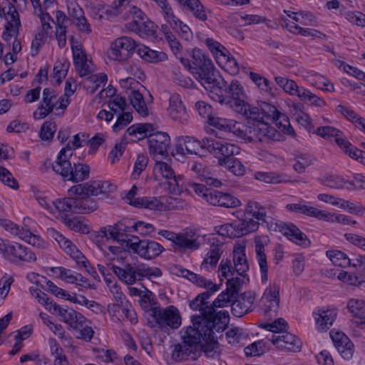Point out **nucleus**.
<instances>
[{
	"instance_id": "1",
	"label": "nucleus",
	"mask_w": 365,
	"mask_h": 365,
	"mask_svg": "<svg viewBox=\"0 0 365 365\" xmlns=\"http://www.w3.org/2000/svg\"><path fill=\"white\" fill-rule=\"evenodd\" d=\"M190 71L215 101L224 104L231 94V83L227 84L215 68L212 60L202 50H192Z\"/></svg>"
},
{
	"instance_id": "2",
	"label": "nucleus",
	"mask_w": 365,
	"mask_h": 365,
	"mask_svg": "<svg viewBox=\"0 0 365 365\" xmlns=\"http://www.w3.org/2000/svg\"><path fill=\"white\" fill-rule=\"evenodd\" d=\"M230 89L231 94L224 104L247 119L266 120L277 119L279 117V112L277 108L268 103L262 102L259 108L249 104L244 88L238 81H231Z\"/></svg>"
},
{
	"instance_id": "3",
	"label": "nucleus",
	"mask_w": 365,
	"mask_h": 365,
	"mask_svg": "<svg viewBox=\"0 0 365 365\" xmlns=\"http://www.w3.org/2000/svg\"><path fill=\"white\" fill-rule=\"evenodd\" d=\"M190 307L194 311L200 312L199 314L191 317L192 328L202 330V327L212 326L220 330L226 329L229 324V312L225 310L216 312L213 309L212 304H209V302L202 299L200 294L190 301Z\"/></svg>"
},
{
	"instance_id": "4",
	"label": "nucleus",
	"mask_w": 365,
	"mask_h": 365,
	"mask_svg": "<svg viewBox=\"0 0 365 365\" xmlns=\"http://www.w3.org/2000/svg\"><path fill=\"white\" fill-rule=\"evenodd\" d=\"M73 152L69 144L63 147L58 153L56 160L52 164V169L61 175L63 181L72 182H83L89 178V165L81 163H71Z\"/></svg>"
},
{
	"instance_id": "5",
	"label": "nucleus",
	"mask_w": 365,
	"mask_h": 365,
	"mask_svg": "<svg viewBox=\"0 0 365 365\" xmlns=\"http://www.w3.org/2000/svg\"><path fill=\"white\" fill-rule=\"evenodd\" d=\"M154 131L153 125L151 123L133 124L126 130V134L129 136H137L138 140L148 138L149 153L154 157L161 155L167 157L170 147V138L167 133Z\"/></svg>"
},
{
	"instance_id": "6",
	"label": "nucleus",
	"mask_w": 365,
	"mask_h": 365,
	"mask_svg": "<svg viewBox=\"0 0 365 365\" xmlns=\"http://www.w3.org/2000/svg\"><path fill=\"white\" fill-rule=\"evenodd\" d=\"M198 331L199 330L192 328L191 326L180 331L182 341L175 344L172 351V359L175 361L197 359L200 336Z\"/></svg>"
},
{
	"instance_id": "7",
	"label": "nucleus",
	"mask_w": 365,
	"mask_h": 365,
	"mask_svg": "<svg viewBox=\"0 0 365 365\" xmlns=\"http://www.w3.org/2000/svg\"><path fill=\"white\" fill-rule=\"evenodd\" d=\"M110 268L118 279L126 284H133L144 277H158L162 275L159 268L149 267L144 264L125 263L123 267L111 265Z\"/></svg>"
},
{
	"instance_id": "8",
	"label": "nucleus",
	"mask_w": 365,
	"mask_h": 365,
	"mask_svg": "<svg viewBox=\"0 0 365 365\" xmlns=\"http://www.w3.org/2000/svg\"><path fill=\"white\" fill-rule=\"evenodd\" d=\"M248 125H244L242 139L252 142L259 140L268 142L269 140H279L280 131L271 126L266 120H250Z\"/></svg>"
},
{
	"instance_id": "9",
	"label": "nucleus",
	"mask_w": 365,
	"mask_h": 365,
	"mask_svg": "<svg viewBox=\"0 0 365 365\" xmlns=\"http://www.w3.org/2000/svg\"><path fill=\"white\" fill-rule=\"evenodd\" d=\"M134 232V221L133 219H123L118 221L114 225H109L101 228L100 232L102 237L106 240L111 239L118 242L125 250L130 247V242H134V237L130 233Z\"/></svg>"
},
{
	"instance_id": "10",
	"label": "nucleus",
	"mask_w": 365,
	"mask_h": 365,
	"mask_svg": "<svg viewBox=\"0 0 365 365\" xmlns=\"http://www.w3.org/2000/svg\"><path fill=\"white\" fill-rule=\"evenodd\" d=\"M150 311L155 327L163 330L177 329L181 325L182 319L180 312L173 305L165 308L153 307H151Z\"/></svg>"
},
{
	"instance_id": "11",
	"label": "nucleus",
	"mask_w": 365,
	"mask_h": 365,
	"mask_svg": "<svg viewBox=\"0 0 365 365\" xmlns=\"http://www.w3.org/2000/svg\"><path fill=\"white\" fill-rule=\"evenodd\" d=\"M0 254L11 263L32 262L36 260V255L27 247L17 242L11 243L0 238Z\"/></svg>"
},
{
	"instance_id": "12",
	"label": "nucleus",
	"mask_w": 365,
	"mask_h": 365,
	"mask_svg": "<svg viewBox=\"0 0 365 365\" xmlns=\"http://www.w3.org/2000/svg\"><path fill=\"white\" fill-rule=\"evenodd\" d=\"M116 190V186L108 181L91 180L88 182L80 183L71 186L68 190V195H81L90 197L97 196L99 194H107Z\"/></svg>"
},
{
	"instance_id": "13",
	"label": "nucleus",
	"mask_w": 365,
	"mask_h": 365,
	"mask_svg": "<svg viewBox=\"0 0 365 365\" xmlns=\"http://www.w3.org/2000/svg\"><path fill=\"white\" fill-rule=\"evenodd\" d=\"M269 230L281 232L289 240L304 247H307L310 245V241L307 235L291 222H284L277 219H270L269 221Z\"/></svg>"
},
{
	"instance_id": "14",
	"label": "nucleus",
	"mask_w": 365,
	"mask_h": 365,
	"mask_svg": "<svg viewBox=\"0 0 365 365\" xmlns=\"http://www.w3.org/2000/svg\"><path fill=\"white\" fill-rule=\"evenodd\" d=\"M203 145L205 149L218 159L219 163L220 160H230L240 153V148L235 145L212 138H204Z\"/></svg>"
},
{
	"instance_id": "15",
	"label": "nucleus",
	"mask_w": 365,
	"mask_h": 365,
	"mask_svg": "<svg viewBox=\"0 0 365 365\" xmlns=\"http://www.w3.org/2000/svg\"><path fill=\"white\" fill-rule=\"evenodd\" d=\"M134 242H130V247L127 250L145 259H152L160 255L164 250L163 247L155 241L140 240L138 237H134Z\"/></svg>"
},
{
	"instance_id": "16",
	"label": "nucleus",
	"mask_w": 365,
	"mask_h": 365,
	"mask_svg": "<svg viewBox=\"0 0 365 365\" xmlns=\"http://www.w3.org/2000/svg\"><path fill=\"white\" fill-rule=\"evenodd\" d=\"M137 46L136 42L130 37L118 38L111 43L109 56L115 61H125L131 56Z\"/></svg>"
},
{
	"instance_id": "17",
	"label": "nucleus",
	"mask_w": 365,
	"mask_h": 365,
	"mask_svg": "<svg viewBox=\"0 0 365 365\" xmlns=\"http://www.w3.org/2000/svg\"><path fill=\"white\" fill-rule=\"evenodd\" d=\"M225 329L218 330L217 327H212V326L202 327V330L199 329L198 334H200V344L202 340L205 341L202 349L207 356L212 357L215 354L216 349L217 348V334H221Z\"/></svg>"
},
{
	"instance_id": "18",
	"label": "nucleus",
	"mask_w": 365,
	"mask_h": 365,
	"mask_svg": "<svg viewBox=\"0 0 365 365\" xmlns=\"http://www.w3.org/2000/svg\"><path fill=\"white\" fill-rule=\"evenodd\" d=\"M279 349L285 351L298 352L301 351L302 341L294 334L282 332L280 334H272L269 339Z\"/></svg>"
},
{
	"instance_id": "19",
	"label": "nucleus",
	"mask_w": 365,
	"mask_h": 365,
	"mask_svg": "<svg viewBox=\"0 0 365 365\" xmlns=\"http://www.w3.org/2000/svg\"><path fill=\"white\" fill-rule=\"evenodd\" d=\"M329 334L341 356L345 360L351 359L354 353V345L349 338L344 333L334 330H331Z\"/></svg>"
},
{
	"instance_id": "20",
	"label": "nucleus",
	"mask_w": 365,
	"mask_h": 365,
	"mask_svg": "<svg viewBox=\"0 0 365 365\" xmlns=\"http://www.w3.org/2000/svg\"><path fill=\"white\" fill-rule=\"evenodd\" d=\"M168 113L173 120L179 123L185 124L188 121L189 115L179 94L170 95Z\"/></svg>"
},
{
	"instance_id": "21",
	"label": "nucleus",
	"mask_w": 365,
	"mask_h": 365,
	"mask_svg": "<svg viewBox=\"0 0 365 365\" xmlns=\"http://www.w3.org/2000/svg\"><path fill=\"white\" fill-rule=\"evenodd\" d=\"M255 299V294L252 292H245L240 294L232 304V314L237 317H241L252 311Z\"/></svg>"
},
{
	"instance_id": "22",
	"label": "nucleus",
	"mask_w": 365,
	"mask_h": 365,
	"mask_svg": "<svg viewBox=\"0 0 365 365\" xmlns=\"http://www.w3.org/2000/svg\"><path fill=\"white\" fill-rule=\"evenodd\" d=\"M53 314L58 316L61 319L68 324L71 329L78 328L81 323H85L86 319L79 312L72 308L55 305Z\"/></svg>"
},
{
	"instance_id": "23",
	"label": "nucleus",
	"mask_w": 365,
	"mask_h": 365,
	"mask_svg": "<svg viewBox=\"0 0 365 365\" xmlns=\"http://www.w3.org/2000/svg\"><path fill=\"white\" fill-rule=\"evenodd\" d=\"M17 9L14 5L9 4V10L5 14L7 23L5 25L2 38L6 41H9L12 36H16L19 34L21 21Z\"/></svg>"
},
{
	"instance_id": "24",
	"label": "nucleus",
	"mask_w": 365,
	"mask_h": 365,
	"mask_svg": "<svg viewBox=\"0 0 365 365\" xmlns=\"http://www.w3.org/2000/svg\"><path fill=\"white\" fill-rule=\"evenodd\" d=\"M209 124L220 131L232 133L242 139L244 125L232 119L220 117L210 118Z\"/></svg>"
},
{
	"instance_id": "25",
	"label": "nucleus",
	"mask_w": 365,
	"mask_h": 365,
	"mask_svg": "<svg viewBox=\"0 0 365 365\" xmlns=\"http://www.w3.org/2000/svg\"><path fill=\"white\" fill-rule=\"evenodd\" d=\"M207 202L215 206L227 208H235L241 205V202L237 197L227 193H223L217 190L211 191L206 196Z\"/></svg>"
},
{
	"instance_id": "26",
	"label": "nucleus",
	"mask_w": 365,
	"mask_h": 365,
	"mask_svg": "<svg viewBox=\"0 0 365 365\" xmlns=\"http://www.w3.org/2000/svg\"><path fill=\"white\" fill-rule=\"evenodd\" d=\"M198 238L199 235L192 230L182 234L179 233L174 243L175 251L198 250L201 245Z\"/></svg>"
},
{
	"instance_id": "27",
	"label": "nucleus",
	"mask_w": 365,
	"mask_h": 365,
	"mask_svg": "<svg viewBox=\"0 0 365 365\" xmlns=\"http://www.w3.org/2000/svg\"><path fill=\"white\" fill-rule=\"evenodd\" d=\"M316 133L327 140L333 138L344 152L349 145H351V143L344 137L342 132L332 126L319 127L317 129Z\"/></svg>"
},
{
	"instance_id": "28",
	"label": "nucleus",
	"mask_w": 365,
	"mask_h": 365,
	"mask_svg": "<svg viewBox=\"0 0 365 365\" xmlns=\"http://www.w3.org/2000/svg\"><path fill=\"white\" fill-rule=\"evenodd\" d=\"M313 316L317 329L319 331H325L333 324L336 317V312L334 309H319L313 312Z\"/></svg>"
},
{
	"instance_id": "29",
	"label": "nucleus",
	"mask_w": 365,
	"mask_h": 365,
	"mask_svg": "<svg viewBox=\"0 0 365 365\" xmlns=\"http://www.w3.org/2000/svg\"><path fill=\"white\" fill-rule=\"evenodd\" d=\"M222 244L219 243L216 238L213 237L212 239L210 250L201 264V269H209L210 267L214 268L216 267L222 254Z\"/></svg>"
},
{
	"instance_id": "30",
	"label": "nucleus",
	"mask_w": 365,
	"mask_h": 365,
	"mask_svg": "<svg viewBox=\"0 0 365 365\" xmlns=\"http://www.w3.org/2000/svg\"><path fill=\"white\" fill-rule=\"evenodd\" d=\"M266 242L261 237H257L255 240V250L256 252V259L259 264L261 272V278L262 282L267 281L268 267L267 256L265 254V246Z\"/></svg>"
},
{
	"instance_id": "31",
	"label": "nucleus",
	"mask_w": 365,
	"mask_h": 365,
	"mask_svg": "<svg viewBox=\"0 0 365 365\" xmlns=\"http://www.w3.org/2000/svg\"><path fill=\"white\" fill-rule=\"evenodd\" d=\"M245 213L251 217L256 221H262L267 224L269 229V221L270 219H274L272 217L267 216L266 207L261 205L259 202L254 200H249L246 205Z\"/></svg>"
},
{
	"instance_id": "32",
	"label": "nucleus",
	"mask_w": 365,
	"mask_h": 365,
	"mask_svg": "<svg viewBox=\"0 0 365 365\" xmlns=\"http://www.w3.org/2000/svg\"><path fill=\"white\" fill-rule=\"evenodd\" d=\"M279 288L277 285L274 284L269 289H266L264 296L261 299V302L264 305V313L269 312H276L279 304Z\"/></svg>"
},
{
	"instance_id": "33",
	"label": "nucleus",
	"mask_w": 365,
	"mask_h": 365,
	"mask_svg": "<svg viewBox=\"0 0 365 365\" xmlns=\"http://www.w3.org/2000/svg\"><path fill=\"white\" fill-rule=\"evenodd\" d=\"M285 208L289 212L314 217L319 220H322L327 216L325 215L324 210H319L316 207L306 205L303 203L302 201L297 203L287 204L285 206Z\"/></svg>"
},
{
	"instance_id": "34",
	"label": "nucleus",
	"mask_w": 365,
	"mask_h": 365,
	"mask_svg": "<svg viewBox=\"0 0 365 365\" xmlns=\"http://www.w3.org/2000/svg\"><path fill=\"white\" fill-rule=\"evenodd\" d=\"M234 226L236 228L238 237H241L256 231L258 229L259 223L244 212L237 221L234 222Z\"/></svg>"
},
{
	"instance_id": "35",
	"label": "nucleus",
	"mask_w": 365,
	"mask_h": 365,
	"mask_svg": "<svg viewBox=\"0 0 365 365\" xmlns=\"http://www.w3.org/2000/svg\"><path fill=\"white\" fill-rule=\"evenodd\" d=\"M126 26L140 36H153L156 34L157 26L148 17L138 23H128Z\"/></svg>"
},
{
	"instance_id": "36",
	"label": "nucleus",
	"mask_w": 365,
	"mask_h": 365,
	"mask_svg": "<svg viewBox=\"0 0 365 365\" xmlns=\"http://www.w3.org/2000/svg\"><path fill=\"white\" fill-rule=\"evenodd\" d=\"M200 148L205 149L203 140L200 142L190 136L180 138L177 145V150L183 154L185 153V150L187 153L197 154Z\"/></svg>"
},
{
	"instance_id": "37",
	"label": "nucleus",
	"mask_w": 365,
	"mask_h": 365,
	"mask_svg": "<svg viewBox=\"0 0 365 365\" xmlns=\"http://www.w3.org/2000/svg\"><path fill=\"white\" fill-rule=\"evenodd\" d=\"M138 53L143 60L153 63L163 62L168 59L165 52L155 51L145 46L138 47Z\"/></svg>"
},
{
	"instance_id": "38",
	"label": "nucleus",
	"mask_w": 365,
	"mask_h": 365,
	"mask_svg": "<svg viewBox=\"0 0 365 365\" xmlns=\"http://www.w3.org/2000/svg\"><path fill=\"white\" fill-rule=\"evenodd\" d=\"M76 213L88 214L98 208V205L94 199L86 196L75 195Z\"/></svg>"
},
{
	"instance_id": "39",
	"label": "nucleus",
	"mask_w": 365,
	"mask_h": 365,
	"mask_svg": "<svg viewBox=\"0 0 365 365\" xmlns=\"http://www.w3.org/2000/svg\"><path fill=\"white\" fill-rule=\"evenodd\" d=\"M233 262L235 271L240 276L245 277L249 269V264L245 253L244 247H238L233 251Z\"/></svg>"
},
{
	"instance_id": "40",
	"label": "nucleus",
	"mask_w": 365,
	"mask_h": 365,
	"mask_svg": "<svg viewBox=\"0 0 365 365\" xmlns=\"http://www.w3.org/2000/svg\"><path fill=\"white\" fill-rule=\"evenodd\" d=\"M153 172L155 175L159 174L164 178L171 180L172 181L169 182L170 186L175 187L176 185L178 187V182L174 175V171L167 163L156 161L153 168Z\"/></svg>"
},
{
	"instance_id": "41",
	"label": "nucleus",
	"mask_w": 365,
	"mask_h": 365,
	"mask_svg": "<svg viewBox=\"0 0 365 365\" xmlns=\"http://www.w3.org/2000/svg\"><path fill=\"white\" fill-rule=\"evenodd\" d=\"M185 12L203 22L208 19V16L211 14V11L207 9L200 0H196Z\"/></svg>"
},
{
	"instance_id": "42",
	"label": "nucleus",
	"mask_w": 365,
	"mask_h": 365,
	"mask_svg": "<svg viewBox=\"0 0 365 365\" xmlns=\"http://www.w3.org/2000/svg\"><path fill=\"white\" fill-rule=\"evenodd\" d=\"M202 41L206 45L208 50L215 58L216 63L219 61L220 58L225 56L228 53V50L220 42L212 38H206Z\"/></svg>"
},
{
	"instance_id": "43",
	"label": "nucleus",
	"mask_w": 365,
	"mask_h": 365,
	"mask_svg": "<svg viewBox=\"0 0 365 365\" xmlns=\"http://www.w3.org/2000/svg\"><path fill=\"white\" fill-rule=\"evenodd\" d=\"M217 63L230 75L235 76L240 72V66L238 62L231 56L229 51L225 55V56L220 58L219 61Z\"/></svg>"
},
{
	"instance_id": "44",
	"label": "nucleus",
	"mask_w": 365,
	"mask_h": 365,
	"mask_svg": "<svg viewBox=\"0 0 365 365\" xmlns=\"http://www.w3.org/2000/svg\"><path fill=\"white\" fill-rule=\"evenodd\" d=\"M130 101L135 110L143 117L149 114L148 108L143 96L138 91H133L130 95Z\"/></svg>"
},
{
	"instance_id": "45",
	"label": "nucleus",
	"mask_w": 365,
	"mask_h": 365,
	"mask_svg": "<svg viewBox=\"0 0 365 365\" xmlns=\"http://www.w3.org/2000/svg\"><path fill=\"white\" fill-rule=\"evenodd\" d=\"M347 308L349 312L355 318L362 321L365 318V300L351 299L347 302Z\"/></svg>"
},
{
	"instance_id": "46",
	"label": "nucleus",
	"mask_w": 365,
	"mask_h": 365,
	"mask_svg": "<svg viewBox=\"0 0 365 365\" xmlns=\"http://www.w3.org/2000/svg\"><path fill=\"white\" fill-rule=\"evenodd\" d=\"M110 290L113 294V296L116 301V304H113L111 305H108V310L109 313H115L118 312L120 307H123L124 304L123 300L125 299V296L121 291V289L119 285L116 283H114L110 287Z\"/></svg>"
},
{
	"instance_id": "47",
	"label": "nucleus",
	"mask_w": 365,
	"mask_h": 365,
	"mask_svg": "<svg viewBox=\"0 0 365 365\" xmlns=\"http://www.w3.org/2000/svg\"><path fill=\"white\" fill-rule=\"evenodd\" d=\"M68 197L59 198L53 201L56 209L61 212L76 213L75 195Z\"/></svg>"
},
{
	"instance_id": "48",
	"label": "nucleus",
	"mask_w": 365,
	"mask_h": 365,
	"mask_svg": "<svg viewBox=\"0 0 365 365\" xmlns=\"http://www.w3.org/2000/svg\"><path fill=\"white\" fill-rule=\"evenodd\" d=\"M64 224L75 232H79L82 234H87L90 232L89 226L79 217H65Z\"/></svg>"
},
{
	"instance_id": "49",
	"label": "nucleus",
	"mask_w": 365,
	"mask_h": 365,
	"mask_svg": "<svg viewBox=\"0 0 365 365\" xmlns=\"http://www.w3.org/2000/svg\"><path fill=\"white\" fill-rule=\"evenodd\" d=\"M220 165L237 176L244 175L245 172V166L235 157L230 160H220Z\"/></svg>"
},
{
	"instance_id": "50",
	"label": "nucleus",
	"mask_w": 365,
	"mask_h": 365,
	"mask_svg": "<svg viewBox=\"0 0 365 365\" xmlns=\"http://www.w3.org/2000/svg\"><path fill=\"white\" fill-rule=\"evenodd\" d=\"M64 251L69 255L78 265L82 266L88 272H90L88 268V261L75 245L71 242L68 248L64 249Z\"/></svg>"
},
{
	"instance_id": "51",
	"label": "nucleus",
	"mask_w": 365,
	"mask_h": 365,
	"mask_svg": "<svg viewBox=\"0 0 365 365\" xmlns=\"http://www.w3.org/2000/svg\"><path fill=\"white\" fill-rule=\"evenodd\" d=\"M327 256L336 266L345 267L351 264L350 258L344 252L339 250H329L327 252Z\"/></svg>"
},
{
	"instance_id": "52",
	"label": "nucleus",
	"mask_w": 365,
	"mask_h": 365,
	"mask_svg": "<svg viewBox=\"0 0 365 365\" xmlns=\"http://www.w3.org/2000/svg\"><path fill=\"white\" fill-rule=\"evenodd\" d=\"M69 68V63L68 62H60L57 61L54 67L53 68L52 78L55 80L57 84H60L63 79L67 75L68 71Z\"/></svg>"
},
{
	"instance_id": "53",
	"label": "nucleus",
	"mask_w": 365,
	"mask_h": 365,
	"mask_svg": "<svg viewBox=\"0 0 365 365\" xmlns=\"http://www.w3.org/2000/svg\"><path fill=\"white\" fill-rule=\"evenodd\" d=\"M245 280L249 281V278L245 279V277L241 279L240 277H232L231 279H227L226 283L227 288L225 290L235 299L240 290L242 284L245 283Z\"/></svg>"
},
{
	"instance_id": "54",
	"label": "nucleus",
	"mask_w": 365,
	"mask_h": 365,
	"mask_svg": "<svg viewBox=\"0 0 365 365\" xmlns=\"http://www.w3.org/2000/svg\"><path fill=\"white\" fill-rule=\"evenodd\" d=\"M249 76L261 91L269 93L272 92V83L268 79L254 72H250Z\"/></svg>"
},
{
	"instance_id": "55",
	"label": "nucleus",
	"mask_w": 365,
	"mask_h": 365,
	"mask_svg": "<svg viewBox=\"0 0 365 365\" xmlns=\"http://www.w3.org/2000/svg\"><path fill=\"white\" fill-rule=\"evenodd\" d=\"M266 349V342L260 340L248 345L244 351L247 356H257L263 354Z\"/></svg>"
},
{
	"instance_id": "56",
	"label": "nucleus",
	"mask_w": 365,
	"mask_h": 365,
	"mask_svg": "<svg viewBox=\"0 0 365 365\" xmlns=\"http://www.w3.org/2000/svg\"><path fill=\"white\" fill-rule=\"evenodd\" d=\"M255 178L265 183H280L284 182L283 176L277 173L257 172Z\"/></svg>"
},
{
	"instance_id": "57",
	"label": "nucleus",
	"mask_w": 365,
	"mask_h": 365,
	"mask_svg": "<svg viewBox=\"0 0 365 365\" xmlns=\"http://www.w3.org/2000/svg\"><path fill=\"white\" fill-rule=\"evenodd\" d=\"M148 158L145 154H139L134 163L133 171L131 174L133 179L139 178L142 172L147 168L148 164Z\"/></svg>"
},
{
	"instance_id": "58",
	"label": "nucleus",
	"mask_w": 365,
	"mask_h": 365,
	"mask_svg": "<svg viewBox=\"0 0 365 365\" xmlns=\"http://www.w3.org/2000/svg\"><path fill=\"white\" fill-rule=\"evenodd\" d=\"M51 351L54 358L53 365H68V361L63 354V349L57 343L51 345Z\"/></svg>"
},
{
	"instance_id": "59",
	"label": "nucleus",
	"mask_w": 365,
	"mask_h": 365,
	"mask_svg": "<svg viewBox=\"0 0 365 365\" xmlns=\"http://www.w3.org/2000/svg\"><path fill=\"white\" fill-rule=\"evenodd\" d=\"M126 135H128L125 133L120 142L115 143L114 148L110 152L108 158L112 164L118 161L120 158L123 155L127 144V142L125 140Z\"/></svg>"
},
{
	"instance_id": "60",
	"label": "nucleus",
	"mask_w": 365,
	"mask_h": 365,
	"mask_svg": "<svg viewBox=\"0 0 365 365\" xmlns=\"http://www.w3.org/2000/svg\"><path fill=\"white\" fill-rule=\"evenodd\" d=\"M50 329L53 334L61 340L64 346H72V337L66 332L61 324H53L52 326H50Z\"/></svg>"
},
{
	"instance_id": "61",
	"label": "nucleus",
	"mask_w": 365,
	"mask_h": 365,
	"mask_svg": "<svg viewBox=\"0 0 365 365\" xmlns=\"http://www.w3.org/2000/svg\"><path fill=\"white\" fill-rule=\"evenodd\" d=\"M327 187L332 189H343L347 188L348 180H346L344 178L339 175H330L327 177L324 182Z\"/></svg>"
},
{
	"instance_id": "62",
	"label": "nucleus",
	"mask_w": 365,
	"mask_h": 365,
	"mask_svg": "<svg viewBox=\"0 0 365 365\" xmlns=\"http://www.w3.org/2000/svg\"><path fill=\"white\" fill-rule=\"evenodd\" d=\"M57 95L54 90L48 88H44L43 91L42 103L44 106L48 108L50 110H53L56 106Z\"/></svg>"
},
{
	"instance_id": "63",
	"label": "nucleus",
	"mask_w": 365,
	"mask_h": 365,
	"mask_svg": "<svg viewBox=\"0 0 365 365\" xmlns=\"http://www.w3.org/2000/svg\"><path fill=\"white\" fill-rule=\"evenodd\" d=\"M84 323H81L78 328H73L75 330V336L77 339L84 340L86 341H91L92 339L94 331L90 326H83Z\"/></svg>"
},
{
	"instance_id": "64",
	"label": "nucleus",
	"mask_w": 365,
	"mask_h": 365,
	"mask_svg": "<svg viewBox=\"0 0 365 365\" xmlns=\"http://www.w3.org/2000/svg\"><path fill=\"white\" fill-rule=\"evenodd\" d=\"M56 130V125L53 121H46L43 123L40 130V138L43 140H49L53 138Z\"/></svg>"
}]
</instances>
